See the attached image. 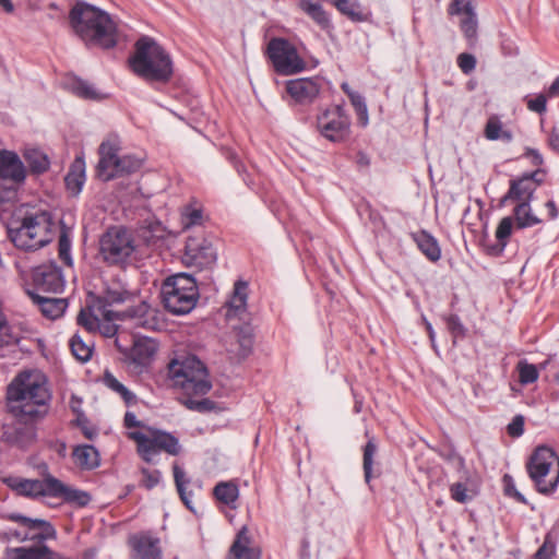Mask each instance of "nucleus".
Returning a JSON list of instances; mask_svg holds the SVG:
<instances>
[{"label":"nucleus","instance_id":"nucleus-60","mask_svg":"<svg viewBox=\"0 0 559 559\" xmlns=\"http://www.w3.org/2000/svg\"><path fill=\"white\" fill-rule=\"evenodd\" d=\"M548 146L556 153L559 154V130L552 128L547 139Z\"/></svg>","mask_w":559,"mask_h":559},{"label":"nucleus","instance_id":"nucleus-24","mask_svg":"<svg viewBox=\"0 0 559 559\" xmlns=\"http://www.w3.org/2000/svg\"><path fill=\"white\" fill-rule=\"evenodd\" d=\"M248 284L243 281H237L230 298L226 301V318L245 320L247 317Z\"/></svg>","mask_w":559,"mask_h":559},{"label":"nucleus","instance_id":"nucleus-54","mask_svg":"<svg viewBox=\"0 0 559 559\" xmlns=\"http://www.w3.org/2000/svg\"><path fill=\"white\" fill-rule=\"evenodd\" d=\"M457 66L464 74H469L475 70L476 58L471 53H460L457 57Z\"/></svg>","mask_w":559,"mask_h":559},{"label":"nucleus","instance_id":"nucleus-11","mask_svg":"<svg viewBox=\"0 0 559 559\" xmlns=\"http://www.w3.org/2000/svg\"><path fill=\"white\" fill-rule=\"evenodd\" d=\"M267 55L275 71L283 75H293L306 69V62L296 47L284 38H273L267 44Z\"/></svg>","mask_w":559,"mask_h":559},{"label":"nucleus","instance_id":"nucleus-53","mask_svg":"<svg viewBox=\"0 0 559 559\" xmlns=\"http://www.w3.org/2000/svg\"><path fill=\"white\" fill-rule=\"evenodd\" d=\"M58 247H59L60 259L67 265H71L72 264V259L70 255L71 241L66 233H61V235L59 236Z\"/></svg>","mask_w":559,"mask_h":559},{"label":"nucleus","instance_id":"nucleus-6","mask_svg":"<svg viewBox=\"0 0 559 559\" xmlns=\"http://www.w3.org/2000/svg\"><path fill=\"white\" fill-rule=\"evenodd\" d=\"M160 298L166 310L176 316L189 313L199 299L195 280L187 273H177L165 278Z\"/></svg>","mask_w":559,"mask_h":559},{"label":"nucleus","instance_id":"nucleus-21","mask_svg":"<svg viewBox=\"0 0 559 559\" xmlns=\"http://www.w3.org/2000/svg\"><path fill=\"white\" fill-rule=\"evenodd\" d=\"M156 350V343L152 338L136 340L128 355L129 366L134 372H143L151 365Z\"/></svg>","mask_w":559,"mask_h":559},{"label":"nucleus","instance_id":"nucleus-3","mask_svg":"<svg viewBox=\"0 0 559 559\" xmlns=\"http://www.w3.org/2000/svg\"><path fill=\"white\" fill-rule=\"evenodd\" d=\"M73 32L88 47L110 49L117 44L116 25L109 14L86 2H78L70 11Z\"/></svg>","mask_w":559,"mask_h":559},{"label":"nucleus","instance_id":"nucleus-50","mask_svg":"<svg viewBox=\"0 0 559 559\" xmlns=\"http://www.w3.org/2000/svg\"><path fill=\"white\" fill-rule=\"evenodd\" d=\"M556 550V542L550 534H547L544 538L543 545L537 549L533 559H554Z\"/></svg>","mask_w":559,"mask_h":559},{"label":"nucleus","instance_id":"nucleus-25","mask_svg":"<svg viewBox=\"0 0 559 559\" xmlns=\"http://www.w3.org/2000/svg\"><path fill=\"white\" fill-rule=\"evenodd\" d=\"M50 497L62 498L67 503L76 507H85L91 501L88 492L69 487L56 477L55 480L50 481Z\"/></svg>","mask_w":559,"mask_h":559},{"label":"nucleus","instance_id":"nucleus-42","mask_svg":"<svg viewBox=\"0 0 559 559\" xmlns=\"http://www.w3.org/2000/svg\"><path fill=\"white\" fill-rule=\"evenodd\" d=\"M173 472L180 499L189 510L193 511L189 493L186 490V486L190 483L189 478H187L185 471L178 464H174Z\"/></svg>","mask_w":559,"mask_h":559},{"label":"nucleus","instance_id":"nucleus-64","mask_svg":"<svg viewBox=\"0 0 559 559\" xmlns=\"http://www.w3.org/2000/svg\"><path fill=\"white\" fill-rule=\"evenodd\" d=\"M549 96H559V78H557L548 88Z\"/></svg>","mask_w":559,"mask_h":559},{"label":"nucleus","instance_id":"nucleus-40","mask_svg":"<svg viewBox=\"0 0 559 559\" xmlns=\"http://www.w3.org/2000/svg\"><path fill=\"white\" fill-rule=\"evenodd\" d=\"M104 384L119 394L127 405L134 404L136 401V396L126 388L118 379L109 371H105L103 376Z\"/></svg>","mask_w":559,"mask_h":559},{"label":"nucleus","instance_id":"nucleus-29","mask_svg":"<svg viewBox=\"0 0 559 559\" xmlns=\"http://www.w3.org/2000/svg\"><path fill=\"white\" fill-rule=\"evenodd\" d=\"M413 240L416 242L421 253L432 262H437L441 258V249L438 240L428 231L419 230L412 234Z\"/></svg>","mask_w":559,"mask_h":559},{"label":"nucleus","instance_id":"nucleus-35","mask_svg":"<svg viewBox=\"0 0 559 559\" xmlns=\"http://www.w3.org/2000/svg\"><path fill=\"white\" fill-rule=\"evenodd\" d=\"M513 221L518 229L533 227L542 223V219L533 213L531 203L527 202L516 204L513 210Z\"/></svg>","mask_w":559,"mask_h":559},{"label":"nucleus","instance_id":"nucleus-30","mask_svg":"<svg viewBox=\"0 0 559 559\" xmlns=\"http://www.w3.org/2000/svg\"><path fill=\"white\" fill-rule=\"evenodd\" d=\"M64 182L69 192L73 195H78L85 182V163L82 158H75L72 163Z\"/></svg>","mask_w":559,"mask_h":559},{"label":"nucleus","instance_id":"nucleus-36","mask_svg":"<svg viewBox=\"0 0 559 559\" xmlns=\"http://www.w3.org/2000/svg\"><path fill=\"white\" fill-rule=\"evenodd\" d=\"M31 171L36 175L46 173L50 167V159L46 153L39 148L29 147L23 154Z\"/></svg>","mask_w":559,"mask_h":559},{"label":"nucleus","instance_id":"nucleus-4","mask_svg":"<svg viewBox=\"0 0 559 559\" xmlns=\"http://www.w3.org/2000/svg\"><path fill=\"white\" fill-rule=\"evenodd\" d=\"M55 221L50 212L36 210L26 212L21 218L13 219L8 226V236L12 243L23 251H36L53 239Z\"/></svg>","mask_w":559,"mask_h":559},{"label":"nucleus","instance_id":"nucleus-56","mask_svg":"<svg viewBox=\"0 0 559 559\" xmlns=\"http://www.w3.org/2000/svg\"><path fill=\"white\" fill-rule=\"evenodd\" d=\"M508 433L511 437H520L524 432V418L522 415H516L507 427Z\"/></svg>","mask_w":559,"mask_h":559},{"label":"nucleus","instance_id":"nucleus-9","mask_svg":"<svg viewBox=\"0 0 559 559\" xmlns=\"http://www.w3.org/2000/svg\"><path fill=\"white\" fill-rule=\"evenodd\" d=\"M132 234L122 227L109 228L99 239V255L108 265L124 269L135 252Z\"/></svg>","mask_w":559,"mask_h":559},{"label":"nucleus","instance_id":"nucleus-19","mask_svg":"<svg viewBox=\"0 0 559 559\" xmlns=\"http://www.w3.org/2000/svg\"><path fill=\"white\" fill-rule=\"evenodd\" d=\"M132 559H162L160 539L150 532L134 534L129 538Z\"/></svg>","mask_w":559,"mask_h":559},{"label":"nucleus","instance_id":"nucleus-44","mask_svg":"<svg viewBox=\"0 0 559 559\" xmlns=\"http://www.w3.org/2000/svg\"><path fill=\"white\" fill-rule=\"evenodd\" d=\"M69 345L73 356L78 360L82 362L90 360L93 352L92 344L84 342L81 335L74 334L71 337Z\"/></svg>","mask_w":559,"mask_h":559},{"label":"nucleus","instance_id":"nucleus-34","mask_svg":"<svg viewBox=\"0 0 559 559\" xmlns=\"http://www.w3.org/2000/svg\"><path fill=\"white\" fill-rule=\"evenodd\" d=\"M484 135L489 141L501 140L504 143H510L513 140V134L510 130L503 128V123L497 115H492L488 118Z\"/></svg>","mask_w":559,"mask_h":559},{"label":"nucleus","instance_id":"nucleus-20","mask_svg":"<svg viewBox=\"0 0 559 559\" xmlns=\"http://www.w3.org/2000/svg\"><path fill=\"white\" fill-rule=\"evenodd\" d=\"M123 321H128L134 328L154 331L159 326L157 310L142 300L139 305L120 311Z\"/></svg>","mask_w":559,"mask_h":559},{"label":"nucleus","instance_id":"nucleus-62","mask_svg":"<svg viewBox=\"0 0 559 559\" xmlns=\"http://www.w3.org/2000/svg\"><path fill=\"white\" fill-rule=\"evenodd\" d=\"M525 155L532 158V163L535 166H540L544 163L542 154L535 148H526Z\"/></svg>","mask_w":559,"mask_h":559},{"label":"nucleus","instance_id":"nucleus-32","mask_svg":"<svg viewBox=\"0 0 559 559\" xmlns=\"http://www.w3.org/2000/svg\"><path fill=\"white\" fill-rule=\"evenodd\" d=\"M72 455L75 464L84 469H93L99 465V453L93 445H78Z\"/></svg>","mask_w":559,"mask_h":559},{"label":"nucleus","instance_id":"nucleus-26","mask_svg":"<svg viewBox=\"0 0 559 559\" xmlns=\"http://www.w3.org/2000/svg\"><path fill=\"white\" fill-rule=\"evenodd\" d=\"M27 295L33 304L39 308L43 316L48 319L55 320L61 317L68 307L64 298L44 297L35 290H27Z\"/></svg>","mask_w":559,"mask_h":559},{"label":"nucleus","instance_id":"nucleus-23","mask_svg":"<svg viewBox=\"0 0 559 559\" xmlns=\"http://www.w3.org/2000/svg\"><path fill=\"white\" fill-rule=\"evenodd\" d=\"M51 480H55V477L47 474L43 479L10 478L7 483L19 495L35 498L40 496L50 497Z\"/></svg>","mask_w":559,"mask_h":559},{"label":"nucleus","instance_id":"nucleus-38","mask_svg":"<svg viewBox=\"0 0 559 559\" xmlns=\"http://www.w3.org/2000/svg\"><path fill=\"white\" fill-rule=\"evenodd\" d=\"M213 493L218 501L233 506L239 497V489L233 481H221L214 487Z\"/></svg>","mask_w":559,"mask_h":559},{"label":"nucleus","instance_id":"nucleus-39","mask_svg":"<svg viewBox=\"0 0 559 559\" xmlns=\"http://www.w3.org/2000/svg\"><path fill=\"white\" fill-rule=\"evenodd\" d=\"M48 547H16L7 550V559H46Z\"/></svg>","mask_w":559,"mask_h":559},{"label":"nucleus","instance_id":"nucleus-58","mask_svg":"<svg viewBox=\"0 0 559 559\" xmlns=\"http://www.w3.org/2000/svg\"><path fill=\"white\" fill-rule=\"evenodd\" d=\"M202 212L193 209L183 214V225L186 228L201 224Z\"/></svg>","mask_w":559,"mask_h":559},{"label":"nucleus","instance_id":"nucleus-15","mask_svg":"<svg viewBox=\"0 0 559 559\" xmlns=\"http://www.w3.org/2000/svg\"><path fill=\"white\" fill-rule=\"evenodd\" d=\"M7 519L23 527L24 542L43 543L57 536L55 527L46 520L32 519L20 513H10Z\"/></svg>","mask_w":559,"mask_h":559},{"label":"nucleus","instance_id":"nucleus-52","mask_svg":"<svg viewBox=\"0 0 559 559\" xmlns=\"http://www.w3.org/2000/svg\"><path fill=\"white\" fill-rule=\"evenodd\" d=\"M445 322H447V328H448L449 332L454 337V341H453L454 344H455V338L465 336L466 329L463 325V323L461 322V319L459 318V316L451 314L445 318Z\"/></svg>","mask_w":559,"mask_h":559},{"label":"nucleus","instance_id":"nucleus-49","mask_svg":"<svg viewBox=\"0 0 559 559\" xmlns=\"http://www.w3.org/2000/svg\"><path fill=\"white\" fill-rule=\"evenodd\" d=\"M349 100L356 110L359 121L362 126L368 123V108L365 98L357 92L349 93Z\"/></svg>","mask_w":559,"mask_h":559},{"label":"nucleus","instance_id":"nucleus-63","mask_svg":"<svg viewBox=\"0 0 559 559\" xmlns=\"http://www.w3.org/2000/svg\"><path fill=\"white\" fill-rule=\"evenodd\" d=\"M545 206L548 210L549 218L550 219L557 218V216H558V209L556 206V203L552 200H549V201L546 202Z\"/></svg>","mask_w":559,"mask_h":559},{"label":"nucleus","instance_id":"nucleus-8","mask_svg":"<svg viewBox=\"0 0 559 559\" xmlns=\"http://www.w3.org/2000/svg\"><path fill=\"white\" fill-rule=\"evenodd\" d=\"M129 438L136 443V450L143 461L150 464L158 462L160 452L169 455H178L181 452V444L177 437L170 432L148 428L146 432L132 431Z\"/></svg>","mask_w":559,"mask_h":559},{"label":"nucleus","instance_id":"nucleus-46","mask_svg":"<svg viewBox=\"0 0 559 559\" xmlns=\"http://www.w3.org/2000/svg\"><path fill=\"white\" fill-rule=\"evenodd\" d=\"M102 319L99 321V328H97V332H99L105 337H112L116 335L118 331V326L116 325V321H123L122 314L120 311H112V316L107 318L103 311H99Z\"/></svg>","mask_w":559,"mask_h":559},{"label":"nucleus","instance_id":"nucleus-37","mask_svg":"<svg viewBox=\"0 0 559 559\" xmlns=\"http://www.w3.org/2000/svg\"><path fill=\"white\" fill-rule=\"evenodd\" d=\"M102 316L99 310L96 309V301L93 305L82 308L78 314L76 322L80 326L84 328L88 333H96L99 328Z\"/></svg>","mask_w":559,"mask_h":559},{"label":"nucleus","instance_id":"nucleus-33","mask_svg":"<svg viewBox=\"0 0 559 559\" xmlns=\"http://www.w3.org/2000/svg\"><path fill=\"white\" fill-rule=\"evenodd\" d=\"M513 217L512 216H506L503 217L496 229V238L497 243L493 246L488 247V253L491 255H500L506 249L508 238L510 237L512 233L513 227Z\"/></svg>","mask_w":559,"mask_h":559},{"label":"nucleus","instance_id":"nucleus-55","mask_svg":"<svg viewBox=\"0 0 559 559\" xmlns=\"http://www.w3.org/2000/svg\"><path fill=\"white\" fill-rule=\"evenodd\" d=\"M526 105L531 111L543 114L546 111L547 98L544 94H538L536 97L527 99Z\"/></svg>","mask_w":559,"mask_h":559},{"label":"nucleus","instance_id":"nucleus-5","mask_svg":"<svg viewBox=\"0 0 559 559\" xmlns=\"http://www.w3.org/2000/svg\"><path fill=\"white\" fill-rule=\"evenodd\" d=\"M132 70L147 81L167 82L173 75L169 55L152 37L142 36L135 43V52L130 58Z\"/></svg>","mask_w":559,"mask_h":559},{"label":"nucleus","instance_id":"nucleus-18","mask_svg":"<svg viewBox=\"0 0 559 559\" xmlns=\"http://www.w3.org/2000/svg\"><path fill=\"white\" fill-rule=\"evenodd\" d=\"M537 174L538 171H534L512 179L508 192L501 199V204H506L508 201L531 203L537 186L540 183V180L536 179Z\"/></svg>","mask_w":559,"mask_h":559},{"label":"nucleus","instance_id":"nucleus-57","mask_svg":"<svg viewBox=\"0 0 559 559\" xmlns=\"http://www.w3.org/2000/svg\"><path fill=\"white\" fill-rule=\"evenodd\" d=\"M504 485H506V493L510 497H513L516 501L521 503H526L525 497L516 490L515 485L513 484L512 477L509 475H506L504 478Z\"/></svg>","mask_w":559,"mask_h":559},{"label":"nucleus","instance_id":"nucleus-28","mask_svg":"<svg viewBox=\"0 0 559 559\" xmlns=\"http://www.w3.org/2000/svg\"><path fill=\"white\" fill-rule=\"evenodd\" d=\"M250 538L248 536V531L246 527H242L236 536L231 547H230V559H260L261 551L259 548L249 547Z\"/></svg>","mask_w":559,"mask_h":559},{"label":"nucleus","instance_id":"nucleus-10","mask_svg":"<svg viewBox=\"0 0 559 559\" xmlns=\"http://www.w3.org/2000/svg\"><path fill=\"white\" fill-rule=\"evenodd\" d=\"M556 461V452L547 445L537 447L530 456L526 468L538 492L551 493L558 487L559 469L551 473Z\"/></svg>","mask_w":559,"mask_h":559},{"label":"nucleus","instance_id":"nucleus-14","mask_svg":"<svg viewBox=\"0 0 559 559\" xmlns=\"http://www.w3.org/2000/svg\"><path fill=\"white\" fill-rule=\"evenodd\" d=\"M216 261V251L212 243L203 237H189L186 241L182 262L187 266L205 269Z\"/></svg>","mask_w":559,"mask_h":559},{"label":"nucleus","instance_id":"nucleus-47","mask_svg":"<svg viewBox=\"0 0 559 559\" xmlns=\"http://www.w3.org/2000/svg\"><path fill=\"white\" fill-rule=\"evenodd\" d=\"M377 452V445L373 440H369L364 448L362 467L366 483L372 478L373 457Z\"/></svg>","mask_w":559,"mask_h":559},{"label":"nucleus","instance_id":"nucleus-13","mask_svg":"<svg viewBox=\"0 0 559 559\" xmlns=\"http://www.w3.org/2000/svg\"><path fill=\"white\" fill-rule=\"evenodd\" d=\"M317 129L331 142H343L350 131V119L341 106L326 108L317 117Z\"/></svg>","mask_w":559,"mask_h":559},{"label":"nucleus","instance_id":"nucleus-31","mask_svg":"<svg viewBox=\"0 0 559 559\" xmlns=\"http://www.w3.org/2000/svg\"><path fill=\"white\" fill-rule=\"evenodd\" d=\"M299 7L323 31H329L333 27L330 15L325 12L323 7L316 0H299Z\"/></svg>","mask_w":559,"mask_h":559},{"label":"nucleus","instance_id":"nucleus-27","mask_svg":"<svg viewBox=\"0 0 559 559\" xmlns=\"http://www.w3.org/2000/svg\"><path fill=\"white\" fill-rule=\"evenodd\" d=\"M450 14H464L461 21V29L468 39H474L477 34V17L471 1L460 7V0H453L449 8Z\"/></svg>","mask_w":559,"mask_h":559},{"label":"nucleus","instance_id":"nucleus-51","mask_svg":"<svg viewBox=\"0 0 559 559\" xmlns=\"http://www.w3.org/2000/svg\"><path fill=\"white\" fill-rule=\"evenodd\" d=\"M140 472L142 474L141 484L148 490L156 487L162 480V473L158 469L142 467Z\"/></svg>","mask_w":559,"mask_h":559},{"label":"nucleus","instance_id":"nucleus-2","mask_svg":"<svg viewBox=\"0 0 559 559\" xmlns=\"http://www.w3.org/2000/svg\"><path fill=\"white\" fill-rule=\"evenodd\" d=\"M169 372L175 385L182 390L179 401L188 409L207 413L215 408V403L210 399H193L205 395L212 388L207 370L199 358L188 356L182 361L173 360L169 364Z\"/></svg>","mask_w":559,"mask_h":559},{"label":"nucleus","instance_id":"nucleus-45","mask_svg":"<svg viewBox=\"0 0 559 559\" xmlns=\"http://www.w3.org/2000/svg\"><path fill=\"white\" fill-rule=\"evenodd\" d=\"M516 371L519 373V382L522 385H527L536 382L539 377V369L536 365L527 362L522 359L516 364Z\"/></svg>","mask_w":559,"mask_h":559},{"label":"nucleus","instance_id":"nucleus-41","mask_svg":"<svg viewBox=\"0 0 559 559\" xmlns=\"http://www.w3.org/2000/svg\"><path fill=\"white\" fill-rule=\"evenodd\" d=\"M449 490L451 498L459 503L471 501L475 495L468 477L465 481L453 483Z\"/></svg>","mask_w":559,"mask_h":559},{"label":"nucleus","instance_id":"nucleus-48","mask_svg":"<svg viewBox=\"0 0 559 559\" xmlns=\"http://www.w3.org/2000/svg\"><path fill=\"white\" fill-rule=\"evenodd\" d=\"M252 344L253 341L250 334L237 333V347H231L228 350L239 359H243L250 354Z\"/></svg>","mask_w":559,"mask_h":559},{"label":"nucleus","instance_id":"nucleus-7","mask_svg":"<svg viewBox=\"0 0 559 559\" xmlns=\"http://www.w3.org/2000/svg\"><path fill=\"white\" fill-rule=\"evenodd\" d=\"M120 144L117 136H109L98 147L99 160L97 177L109 181L116 177L132 174L142 166V159L131 154L119 155Z\"/></svg>","mask_w":559,"mask_h":559},{"label":"nucleus","instance_id":"nucleus-1","mask_svg":"<svg viewBox=\"0 0 559 559\" xmlns=\"http://www.w3.org/2000/svg\"><path fill=\"white\" fill-rule=\"evenodd\" d=\"M51 397L48 379L39 370L21 371L7 386L9 413L25 423L43 419L48 414Z\"/></svg>","mask_w":559,"mask_h":559},{"label":"nucleus","instance_id":"nucleus-16","mask_svg":"<svg viewBox=\"0 0 559 559\" xmlns=\"http://www.w3.org/2000/svg\"><path fill=\"white\" fill-rule=\"evenodd\" d=\"M32 281L36 290L52 294L62 293L66 285L61 269L53 262L36 266Z\"/></svg>","mask_w":559,"mask_h":559},{"label":"nucleus","instance_id":"nucleus-61","mask_svg":"<svg viewBox=\"0 0 559 559\" xmlns=\"http://www.w3.org/2000/svg\"><path fill=\"white\" fill-rule=\"evenodd\" d=\"M123 421H124V426L127 428H134V427H141L142 426L141 421L138 420L135 414L132 413V412H127L124 414Z\"/></svg>","mask_w":559,"mask_h":559},{"label":"nucleus","instance_id":"nucleus-43","mask_svg":"<svg viewBox=\"0 0 559 559\" xmlns=\"http://www.w3.org/2000/svg\"><path fill=\"white\" fill-rule=\"evenodd\" d=\"M70 91L84 99H99L100 94L95 90V87L86 81L80 79H72L69 82Z\"/></svg>","mask_w":559,"mask_h":559},{"label":"nucleus","instance_id":"nucleus-12","mask_svg":"<svg viewBox=\"0 0 559 559\" xmlns=\"http://www.w3.org/2000/svg\"><path fill=\"white\" fill-rule=\"evenodd\" d=\"M138 295L139 290L131 288L123 276H112L104 283L102 293L95 298L96 309L110 318L114 311L111 307L132 301Z\"/></svg>","mask_w":559,"mask_h":559},{"label":"nucleus","instance_id":"nucleus-59","mask_svg":"<svg viewBox=\"0 0 559 559\" xmlns=\"http://www.w3.org/2000/svg\"><path fill=\"white\" fill-rule=\"evenodd\" d=\"M2 535L7 540L14 539L16 542H24L23 527L21 525H19L17 528L7 530Z\"/></svg>","mask_w":559,"mask_h":559},{"label":"nucleus","instance_id":"nucleus-22","mask_svg":"<svg viewBox=\"0 0 559 559\" xmlns=\"http://www.w3.org/2000/svg\"><path fill=\"white\" fill-rule=\"evenodd\" d=\"M0 178L15 186L25 181L26 168L16 153L5 150L0 152Z\"/></svg>","mask_w":559,"mask_h":559},{"label":"nucleus","instance_id":"nucleus-17","mask_svg":"<svg viewBox=\"0 0 559 559\" xmlns=\"http://www.w3.org/2000/svg\"><path fill=\"white\" fill-rule=\"evenodd\" d=\"M285 88L295 105L307 106L318 98L322 88V81L319 78L288 80Z\"/></svg>","mask_w":559,"mask_h":559}]
</instances>
